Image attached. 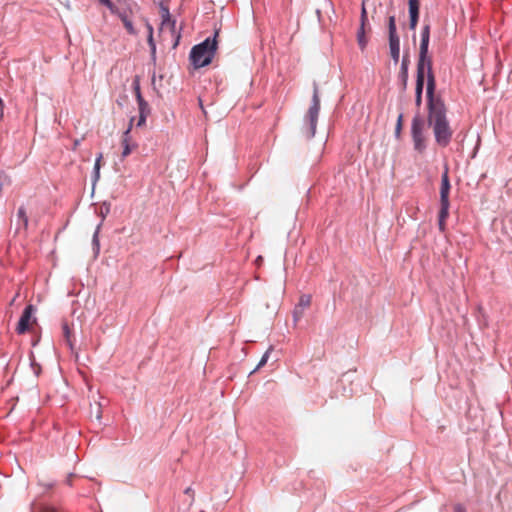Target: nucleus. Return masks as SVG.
I'll return each mask as SVG.
<instances>
[{
  "instance_id": "f257e3e1",
  "label": "nucleus",
  "mask_w": 512,
  "mask_h": 512,
  "mask_svg": "<svg viewBox=\"0 0 512 512\" xmlns=\"http://www.w3.org/2000/svg\"><path fill=\"white\" fill-rule=\"evenodd\" d=\"M428 123L433 128L436 142L446 147L452 138V129L446 117V106L440 97L428 99Z\"/></svg>"
},
{
  "instance_id": "f03ea898",
  "label": "nucleus",
  "mask_w": 512,
  "mask_h": 512,
  "mask_svg": "<svg viewBox=\"0 0 512 512\" xmlns=\"http://www.w3.org/2000/svg\"><path fill=\"white\" fill-rule=\"evenodd\" d=\"M218 31L215 32L213 39L207 38L202 43L195 45L190 52V61L194 68H202L212 62L214 54L217 50L216 37Z\"/></svg>"
},
{
  "instance_id": "7ed1b4c3",
  "label": "nucleus",
  "mask_w": 512,
  "mask_h": 512,
  "mask_svg": "<svg viewBox=\"0 0 512 512\" xmlns=\"http://www.w3.org/2000/svg\"><path fill=\"white\" fill-rule=\"evenodd\" d=\"M425 71L427 72V97L430 99L435 97V77L432 71V60L427 54H424V56L419 54L416 84L424 85Z\"/></svg>"
},
{
  "instance_id": "20e7f679",
  "label": "nucleus",
  "mask_w": 512,
  "mask_h": 512,
  "mask_svg": "<svg viewBox=\"0 0 512 512\" xmlns=\"http://www.w3.org/2000/svg\"><path fill=\"white\" fill-rule=\"evenodd\" d=\"M320 110V98L318 93V87L314 86V92L312 97V105L310 106L307 115L305 117V128L304 135L309 139L315 135L316 125Z\"/></svg>"
},
{
  "instance_id": "39448f33",
  "label": "nucleus",
  "mask_w": 512,
  "mask_h": 512,
  "mask_svg": "<svg viewBox=\"0 0 512 512\" xmlns=\"http://www.w3.org/2000/svg\"><path fill=\"white\" fill-rule=\"evenodd\" d=\"M388 30H389V48L390 55L395 63L399 61L400 57V39L396 31V20L395 16H390L388 19Z\"/></svg>"
},
{
  "instance_id": "423d86ee",
  "label": "nucleus",
  "mask_w": 512,
  "mask_h": 512,
  "mask_svg": "<svg viewBox=\"0 0 512 512\" xmlns=\"http://www.w3.org/2000/svg\"><path fill=\"white\" fill-rule=\"evenodd\" d=\"M423 121L415 117L412 121V137L414 141V147L418 151H423L425 148V138L423 135Z\"/></svg>"
},
{
  "instance_id": "0eeeda50",
  "label": "nucleus",
  "mask_w": 512,
  "mask_h": 512,
  "mask_svg": "<svg viewBox=\"0 0 512 512\" xmlns=\"http://www.w3.org/2000/svg\"><path fill=\"white\" fill-rule=\"evenodd\" d=\"M33 312H34V307L32 305H28L24 309V311L19 319V322L17 324V327H16V331L18 334L26 333L30 329V327L34 323H36V319L32 318Z\"/></svg>"
},
{
  "instance_id": "6e6552de",
  "label": "nucleus",
  "mask_w": 512,
  "mask_h": 512,
  "mask_svg": "<svg viewBox=\"0 0 512 512\" xmlns=\"http://www.w3.org/2000/svg\"><path fill=\"white\" fill-rule=\"evenodd\" d=\"M450 180L448 176V167L445 168L444 173L441 178V188H440V204L443 206V214L445 215L446 209H449V192H450Z\"/></svg>"
},
{
  "instance_id": "1a4fd4ad",
  "label": "nucleus",
  "mask_w": 512,
  "mask_h": 512,
  "mask_svg": "<svg viewBox=\"0 0 512 512\" xmlns=\"http://www.w3.org/2000/svg\"><path fill=\"white\" fill-rule=\"evenodd\" d=\"M133 14V8L128 7L126 9H119L115 15L120 18L128 34L137 36L138 31L133 25Z\"/></svg>"
},
{
  "instance_id": "9d476101",
  "label": "nucleus",
  "mask_w": 512,
  "mask_h": 512,
  "mask_svg": "<svg viewBox=\"0 0 512 512\" xmlns=\"http://www.w3.org/2000/svg\"><path fill=\"white\" fill-rule=\"evenodd\" d=\"M123 151L122 157L125 158L131 154V152L137 148V144L132 140V137L128 132H124L121 140Z\"/></svg>"
},
{
  "instance_id": "9b49d317",
  "label": "nucleus",
  "mask_w": 512,
  "mask_h": 512,
  "mask_svg": "<svg viewBox=\"0 0 512 512\" xmlns=\"http://www.w3.org/2000/svg\"><path fill=\"white\" fill-rule=\"evenodd\" d=\"M410 29L414 30L419 18V0H409Z\"/></svg>"
},
{
  "instance_id": "f8f14e48",
  "label": "nucleus",
  "mask_w": 512,
  "mask_h": 512,
  "mask_svg": "<svg viewBox=\"0 0 512 512\" xmlns=\"http://www.w3.org/2000/svg\"><path fill=\"white\" fill-rule=\"evenodd\" d=\"M175 25L176 23L174 20H171L168 9H163L160 31L165 32L166 30H169L173 34L175 30Z\"/></svg>"
},
{
  "instance_id": "ddd939ff",
  "label": "nucleus",
  "mask_w": 512,
  "mask_h": 512,
  "mask_svg": "<svg viewBox=\"0 0 512 512\" xmlns=\"http://www.w3.org/2000/svg\"><path fill=\"white\" fill-rule=\"evenodd\" d=\"M429 39H430V27L429 25H426L423 27L421 32V43H420V52L419 54L428 55V45H429Z\"/></svg>"
},
{
  "instance_id": "4468645a",
  "label": "nucleus",
  "mask_w": 512,
  "mask_h": 512,
  "mask_svg": "<svg viewBox=\"0 0 512 512\" xmlns=\"http://www.w3.org/2000/svg\"><path fill=\"white\" fill-rule=\"evenodd\" d=\"M16 218H17L18 229H20L22 227L24 230H27L29 220H28L26 208L24 206H20L18 208Z\"/></svg>"
},
{
  "instance_id": "2eb2a0df",
  "label": "nucleus",
  "mask_w": 512,
  "mask_h": 512,
  "mask_svg": "<svg viewBox=\"0 0 512 512\" xmlns=\"http://www.w3.org/2000/svg\"><path fill=\"white\" fill-rule=\"evenodd\" d=\"M410 64L409 55L405 54L401 63L400 78L402 80L403 88H406L408 81V66Z\"/></svg>"
},
{
  "instance_id": "dca6fc26",
  "label": "nucleus",
  "mask_w": 512,
  "mask_h": 512,
  "mask_svg": "<svg viewBox=\"0 0 512 512\" xmlns=\"http://www.w3.org/2000/svg\"><path fill=\"white\" fill-rule=\"evenodd\" d=\"M90 417L96 419L97 421H100L102 418V409L101 404L96 402L94 404L90 405Z\"/></svg>"
},
{
  "instance_id": "f3484780",
  "label": "nucleus",
  "mask_w": 512,
  "mask_h": 512,
  "mask_svg": "<svg viewBox=\"0 0 512 512\" xmlns=\"http://www.w3.org/2000/svg\"><path fill=\"white\" fill-rule=\"evenodd\" d=\"M357 42L362 50L367 45V38L365 37V26H362V24H360V28L357 32Z\"/></svg>"
},
{
  "instance_id": "a211bd4d",
  "label": "nucleus",
  "mask_w": 512,
  "mask_h": 512,
  "mask_svg": "<svg viewBox=\"0 0 512 512\" xmlns=\"http://www.w3.org/2000/svg\"><path fill=\"white\" fill-rule=\"evenodd\" d=\"M311 301H312L311 296L304 294L299 298V302L296 306L305 310L311 305Z\"/></svg>"
},
{
  "instance_id": "6ab92c4d",
  "label": "nucleus",
  "mask_w": 512,
  "mask_h": 512,
  "mask_svg": "<svg viewBox=\"0 0 512 512\" xmlns=\"http://www.w3.org/2000/svg\"><path fill=\"white\" fill-rule=\"evenodd\" d=\"M133 89L135 92V96L137 99V102L142 101L144 98L142 97L141 90H140V81L139 77L136 76L133 80Z\"/></svg>"
},
{
  "instance_id": "aec40b11",
  "label": "nucleus",
  "mask_w": 512,
  "mask_h": 512,
  "mask_svg": "<svg viewBox=\"0 0 512 512\" xmlns=\"http://www.w3.org/2000/svg\"><path fill=\"white\" fill-rule=\"evenodd\" d=\"M448 215H449V209H446V213L444 215L443 214V206H441L440 211H439V228L441 230H444V228H445V221H446Z\"/></svg>"
},
{
  "instance_id": "412c9836",
  "label": "nucleus",
  "mask_w": 512,
  "mask_h": 512,
  "mask_svg": "<svg viewBox=\"0 0 512 512\" xmlns=\"http://www.w3.org/2000/svg\"><path fill=\"white\" fill-rule=\"evenodd\" d=\"M62 328H63L64 338H65L66 342L68 343V345L70 346V348H72L73 344H72V340H71V330H70L68 324L64 323Z\"/></svg>"
},
{
  "instance_id": "4be33fe9",
  "label": "nucleus",
  "mask_w": 512,
  "mask_h": 512,
  "mask_svg": "<svg viewBox=\"0 0 512 512\" xmlns=\"http://www.w3.org/2000/svg\"><path fill=\"white\" fill-rule=\"evenodd\" d=\"M99 2L105 5L112 14L118 13L119 8L116 7L111 0H99Z\"/></svg>"
},
{
  "instance_id": "5701e85b",
  "label": "nucleus",
  "mask_w": 512,
  "mask_h": 512,
  "mask_svg": "<svg viewBox=\"0 0 512 512\" xmlns=\"http://www.w3.org/2000/svg\"><path fill=\"white\" fill-rule=\"evenodd\" d=\"M138 106H139V114H147V115L149 114V112H150L149 105L144 99L142 101L138 102Z\"/></svg>"
},
{
  "instance_id": "b1692460",
  "label": "nucleus",
  "mask_w": 512,
  "mask_h": 512,
  "mask_svg": "<svg viewBox=\"0 0 512 512\" xmlns=\"http://www.w3.org/2000/svg\"><path fill=\"white\" fill-rule=\"evenodd\" d=\"M423 86L424 85H420V83L416 84V89H415L416 90L415 91L416 92V99H415V102H416L417 106H420V104H421Z\"/></svg>"
},
{
  "instance_id": "393cba45",
  "label": "nucleus",
  "mask_w": 512,
  "mask_h": 512,
  "mask_svg": "<svg viewBox=\"0 0 512 512\" xmlns=\"http://www.w3.org/2000/svg\"><path fill=\"white\" fill-rule=\"evenodd\" d=\"M102 158H103V155H102V153H100V154L98 155V157L96 158V161H95L94 171H95V177H96V179H98V178H99V174H100V172H99V171H100V166H101V160H102Z\"/></svg>"
},
{
  "instance_id": "a878e982",
  "label": "nucleus",
  "mask_w": 512,
  "mask_h": 512,
  "mask_svg": "<svg viewBox=\"0 0 512 512\" xmlns=\"http://www.w3.org/2000/svg\"><path fill=\"white\" fill-rule=\"evenodd\" d=\"M271 351H272V348H269V349L264 353V355L262 356V358H261L260 362L258 363V365H257L256 369H259V368L263 367V366L267 363L268 358H269V354H270V352H271Z\"/></svg>"
},
{
  "instance_id": "bb28decb",
  "label": "nucleus",
  "mask_w": 512,
  "mask_h": 512,
  "mask_svg": "<svg viewBox=\"0 0 512 512\" xmlns=\"http://www.w3.org/2000/svg\"><path fill=\"white\" fill-rule=\"evenodd\" d=\"M360 22H361L362 26H365L368 22L367 12H366V8H365L364 4L362 5Z\"/></svg>"
},
{
  "instance_id": "cd10ccee",
  "label": "nucleus",
  "mask_w": 512,
  "mask_h": 512,
  "mask_svg": "<svg viewBox=\"0 0 512 512\" xmlns=\"http://www.w3.org/2000/svg\"><path fill=\"white\" fill-rule=\"evenodd\" d=\"M303 313H304V309H301L298 306H296L295 309H294V319H295V321H298L303 316Z\"/></svg>"
},
{
  "instance_id": "c85d7f7f",
  "label": "nucleus",
  "mask_w": 512,
  "mask_h": 512,
  "mask_svg": "<svg viewBox=\"0 0 512 512\" xmlns=\"http://www.w3.org/2000/svg\"><path fill=\"white\" fill-rule=\"evenodd\" d=\"M147 40H148V44L151 48V53L154 55L156 52V46L154 43L153 35H148Z\"/></svg>"
},
{
  "instance_id": "c756f323",
  "label": "nucleus",
  "mask_w": 512,
  "mask_h": 512,
  "mask_svg": "<svg viewBox=\"0 0 512 512\" xmlns=\"http://www.w3.org/2000/svg\"><path fill=\"white\" fill-rule=\"evenodd\" d=\"M39 512H58L56 508L49 505H42Z\"/></svg>"
},
{
  "instance_id": "7c9ffc66",
  "label": "nucleus",
  "mask_w": 512,
  "mask_h": 512,
  "mask_svg": "<svg viewBox=\"0 0 512 512\" xmlns=\"http://www.w3.org/2000/svg\"><path fill=\"white\" fill-rule=\"evenodd\" d=\"M402 120H403V115L400 114L398 119H397V124H396V129H395V132L397 135H399L400 131H401V128H402Z\"/></svg>"
},
{
  "instance_id": "2f4dec72",
  "label": "nucleus",
  "mask_w": 512,
  "mask_h": 512,
  "mask_svg": "<svg viewBox=\"0 0 512 512\" xmlns=\"http://www.w3.org/2000/svg\"><path fill=\"white\" fill-rule=\"evenodd\" d=\"M143 21H144L145 27L147 29L148 35H153V27H152V25L146 19H143Z\"/></svg>"
},
{
  "instance_id": "473e14b6",
  "label": "nucleus",
  "mask_w": 512,
  "mask_h": 512,
  "mask_svg": "<svg viewBox=\"0 0 512 512\" xmlns=\"http://www.w3.org/2000/svg\"><path fill=\"white\" fill-rule=\"evenodd\" d=\"M147 118V114H139V120L137 126H142L145 124Z\"/></svg>"
},
{
  "instance_id": "72a5a7b5",
  "label": "nucleus",
  "mask_w": 512,
  "mask_h": 512,
  "mask_svg": "<svg viewBox=\"0 0 512 512\" xmlns=\"http://www.w3.org/2000/svg\"><path fill=\"white\" fill-rule=\"evenodd\" d=\"M185 494L191 497V503L194 501V490L191 487H188L184 491Z\"/></svg>"
},
{
  "instance_id": "f704fd0d",
  "label": "nucleus",
  "mask_w": 512,
  "mask_h": 512,
  "mask_svg": "<svg viewBox=\"0 0 512 512\" xmlns=\"http://www.w3.org/2000/svg\"><path fill=\"white\" fill-rule=\"evenodd\" d=\"M454 512H465V509L461 505H456L454 508Z\"/></svg>"
},
{
  "instance_id": "c9c22d12",
  "label": "nucleus",
  "mask_w": 512,
  "mask_h": 512,
  "mask_svg": "<svg viewBox=\"0 0 512 512\" xmlns=\"http://www.w3.org/2000/svg\"><path fill=\"white\" fill-rule=\"evenodd\" d=\"M133 121H134V118H131L130 122H129V125H128V128L125 131V132H128V134H130V132H131V129H132V126H133Z\"/></svg>"
},
{
  "instance_id": "e433bc0d",
  "label": "nucleus",
  "mask_w": 512,
  "mask_h": 512,
  "mask_svg": "<svg viewBox=\"0 0 512 512\" xmlns=\"http://www.w3.org/2000/svg\"><path fill=\"white\" fill-rule=\"evenodd\" d=\"M79 144H80V141H79V140H75V141H74V147H73V149H76V148L79 146Z\"/></svg>"
}]
</instances>
